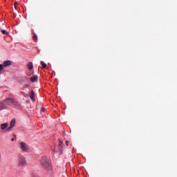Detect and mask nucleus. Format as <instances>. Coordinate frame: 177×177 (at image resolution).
Here are the masks:
<instances>
[{
	"instance_id": "1",
	"label": "nucleus",
	"mask_w": 177,
	"mask_h": 177,
	"mask_svg": "<svg viewBox=\"0 0 177 177\" xmlns=\"http://www.w3.org/2000/svg\"><path fill=\"white\" fill-rule=\"evenodd\" d=\"M40 165L46 171H52L53 168L52 167V162L46 156H43L40 158Z\"/></svg>"
},
{
	"instance_id": "2",
	"label": "nucleus",
	"mask_w": 177,
	"mask_h": 177,
	"mask_svg": "<svg viewBox=\"0 0 177 177\" xmlns=\"http://www.w3.org/2000/svg\"><path fill=\"white\" fill-rule=\"evenodd\" d=\"M53 151H54V153H59V154H63V141L59 140L58 149H56V147H54Z\"/></svg>"
},
{
	"instance_id": "3",
	"label": "nucleus",
	"mask_w": 177,
	"mask_h": 177,
	"mask_svg": "<svg viewBox=\"0 0 177 177\" xmlns=\"http://www.w3.org/2000/svg\"><path fill=\"white\" fill-rule=\"evenodd\" d=\"M17 161L19 167H24L25 165H27V160L24 156H19Z\"/></svg>"
},
{
	"instance_id": "4",
	"label": "nucleus",
	"mask_w": 177,
	"mask_h": 177,
	"mask_svg": "<svg viewBox=\"0 0 177 177\" xmlns=\"http://www.w3.org/2000/svg\"><path fill=\"white\" fill-rule=\"evenodd\" d=\"M16 125V120L12 119L10 122V127L7 128L6 131L8 132H10V131H12L13 128H15V126Z\"/></svg>"
},
{
	"instance_id": "5",
	"label": "nucleus",
	"mask_w": 177,
	"mask_h": 177,
	"mask_svg": "<svg viewBox=\"0 0 177 177\" xmlns=\"http://www.w3.org/2000/svg\"><path fill=\"white\" fill-rule=\"evenodd\" d=\"M20 148L21 149L22 151H28V145L24 142L20 143Z\"/></svg>"
},
{
	"instance_id": "6",
	"label": "nucleus",
	"mask_w": 177,
	"mask_h": 177,
	"mask_svg": "<svg viewBox=\"0 0 177 177\" xmlns=\"http://www.w3.org/2000/svg\"><path fill=\"white\" fill-rule=\"evenodd\" d=\"M15 102V99H12V98H7L6 100V103L7 104H9V106H12L13 105V103Z\"/></svg>"
},
{
	"instance_id": "7",
	"label": "nucleus",
	"mask_w": 177,
	"mask_h": 177,
	"mask_svg": "<svg viewBox=\"0 0 177 177\" xmlns=\"http://www.w3.org/2000/svg\"><path fill=\"white\" fill-rule=\"evenodd\" d=\"M12 106H14V107L18 109L19 110L21 109V105L19 104V102H17V101L16 100L14 101Z\"/></svg>"
},
{
	"instance_id": "8",
	"label": "nucleus",
	"mask_w": 177,
	"mask_h": 177,
	"mask_svg": "<svg viewBox=\"0 0 177 177\" xmlns=\"http://www.w3.org/2000/svg\"><path fill=\"white\" fill-rule=\"evenodd\" d=\"M3 66H4V67H9V66H12V61L10 60L5 61L3 63Z\"/></svg>"
},
{
	"instance_id": "9",
	"label": "nucleus",
	"mask_w": 177,
	"mask_h": 177,
	"mask_svg": "<svg viewBox=\"0 0 177 177\" xmlns=\"http://www.w3.org/2000/svg\"><path fill=\"white\" fill-rule=\"evenodd\" d=\"M30 97L32 102H35V93H34V91H31L30 94Z\"/></svg>"
},
{
	"instance_id": "10",
	"label": "nucleus",
	"mask_w": 177,
	"mask_h": 177,
	"mask_svg": "<svg viewBox=\"0 0 177 177\" xmlns=\"http://www.w3.org/2000/svg\"><path fill=\"white\" fill-rule=\"evenodd\" d=\"M3 26H5L3 24H1V25H0V31L2 34L5 35L8 34V32H6V30H3Z\"/></svg>"
},
{
	"instance_id": "11",
	"label": "nucleus",
	"mask_w": 177,
	"mask_h": 177,
	"mask_svg": "<svg viewBox=\"0 0 177 177\" xmlns=\"http://www.w3.org/2000/svg\"><path fill=\"white\" fill-rule=\"evenodd\" d=\"M8 127V123H3L1 124V129L4 130L6 129Z\"/></svg>"
},
{
	"instance_id": "12",
	"label": "nucleus",
	"mask_w": 177,
	"mask_h": 177,
	"mask_svg": "<svg viewBox=\"0 0 177 177\" xmlns=\"http://www.w3.org/2000/svg\"><path fill=\"white\" fill-rule=\"evenodd\" d=\"M31 82H35L36 81H38V76L35 75L32 77H30Z\"/></svg>"
},
{
	"instance_id": "13",
	"label": "nucleus",
	"mask_w": 177,
	"mask_h": 177,
	"mask_svg": "<svg viewBox=\"0 0 177 177\" xmlns=\"http://www.w3.org/2000/svg\"><path fill=\"white\" fill-rule=\"evenodd\" d=\"M28 70H32V68H34V65H32V62H30L28 64Z\"/></svg>"
},
{
	"instance_id": "14",
	"label": "nucleus",
	"mask_w": 177,
	"mask_h": 177,
	"mask_svg": "<svg viewBox=\"0 0 177 177\" xmlns=\"http://www.w3.org/2000/svg\"><path fill=\"white\" fill-rule=\"evenodd\" d=\"M40 64H41V66H42V68H46V64H45V62H44V61H41V62H40Z\"/></svg>"
},
{
	"instance_id": "15",
	"label": "nucleus",
	"mask_w": 177,
	"mask_h": 177,
	"mask_svg": "<svg viewBox=\"0 0 177 177\" xmlns=\"http://www.w3.org/2000/svg\"><path fill=\"white\" fill-rule=\"evenodd\" d=\"M32 39H33L35 42H37V41H38V37L37 36L36 34H34V35H33Z\"/></svg>"
},
{
	"instance_id": "16",
	"label": "nucleus",
	"mask_w": 177,
	"mask_h": 177,
	"mask_svg": "<svg viewBox=\"0 0 177 177\" xmlns=\"http://www.w3.org/2000/svg\"><path fill=\"white\" fill-rule=\"evenodd\" d=\"M3 67H5L3 64H0V72L2 71V70H3Z\"/></svg>"
},
{
	"instance_id": "17",
	"label": "nucleus",
	"mask_w": 177,
	"mask_h": 177,
	"mask_svg": "<svg viewBox=\"0 0 177 177\" xmlns=\"http://www.w3.org/2000/svg\"><path fill=\"white\" fill-rule=\"evenodd\" d=\"M17 5H19V3L15 2V9H16V10H17V9H18Z\"/></svg>"
},
{
	"instance_id": "18",
	"label": "nucleus",
	"mask_w": 177,
	"mask_h": 177,
	"mask_svg": "<svg viewBox=\"0 0 177 177\" xmlns=\"http://www.w3.org/2000/svg\"><path fill=\"white\" fill-rule=\"evenodd\" d=\"M45 110H46V109H45V108H42V109H41V113H44V112H45Z\"/></svg>"
},
{
	"instance_id": "19",
	"label": "nucleus",
	"mask_w": 177,
	"mask_h": 177,
	"mask_svg": "<svg viewBox=\"0 0 177 177\" xmlns=\"http://www.w3.org/2000/svg\"><path fill=\"white\" fill-rule=\"evenodd\" d=\"M66 145L67 146H68V140H66Z\"/></svg>"
},
{
	"instance_id": "20",
	"label": "nucleus",
	"mask_w": 177,
	"mask_h": 177,
	"mask_svg": "<svg viewBox=\"0 0 177 177\" xmlns=\"http://www.w3.org/2000/svg\"><path fill=\"white\" fill-rule=\"evenodd\" d=\"M11 140H12V142H14L15 141V138H12Z\"/></svg>"
},
{
	"instance_id": "21",
	"label": "nucleus",
	"mask_w": 177,
	"mask_h": 177,
	"mask_svg": "<svg viewBox=\"0 0 177 177\" xmlns=\"http://www.w3.org/2000/svg\"><path fill=\"white\" fill-rule=\"evenodd\" d=\"M15 138H16V134H14Z\"/></svg>"
}]
</instances>
